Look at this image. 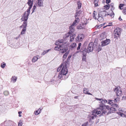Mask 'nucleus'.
<instances>
[{
	"label": "nucleus",
	"mask_w": 126,
	"mask_h": 126,
	"mask_svg": "<svg viewBox=\"0 0 126 126\" xmlns=\"http://www.w3.org/2000/svg\"><path fill=\"white\" fill-rule=\"evenodd\" d=\"M18 113L19 114H21L22 113V112L21 111H20L18 112Z\"/></svg>",
	"instance_id": "obj_58"
},
{
	"label": "nucleus",
	"mask_w": 126,
	"mask_h": 126,
	"mask_svg": "<svg viewBox=\"0 0 126 126\" xmlns=\"http://www.w3.org/2000/svg\"><path fill=\"white\" fill-rule=\"evenodd\" d=\"M81 45V44L80 43H79L78 44V46L77 48V50H78L80 49Z\"/></svg>",
	"instance_id": "obj_42"
},
{
	"label": "nucleus",
	"mask_w": 126,
	"mask_h": 126,
	"mask_svg": "<svg viewBox=\"0 0 126 126\" xmlns=\"http://www.w3.org/2000/svg\"><path fill=\"white\" fill-rule=\"evenodd\" d=\"M112 107L110 108V110L113 111H116V109L118 108V105L116 104H113Z\"/></svg>",
	"instance_id": "obj_12"
},
{
	"label": "nucleus",
	"mask_w": 126,
	"mask_h": 126,
	"mask_svg": "<svg viewBox=\"0 0 126 126\" xmlns=\"http://www.w3.org/2000/svg\"><path fill=\"white\" fill-rule=\"evenodd\" d=\"M82 56H86L87 51V49L86 48H84L82 49Z\"/></svg>",
	"instance_id": "obj_18"
},
{
	"label": "nucleus",
	"mask_w": 126,
	"mask_h": 126,
	"mask_svg": "<svg viewBox=\"0 0 126 126\" xmlns=\"http://www.w3.org/2000/svg\"><path fill=\"white\" fill-rule=\"evenodd\" d=\"M99 1V0H94V3L95 6L97 7L98 6V3Z\"/></svg>",
	"instance_id": "obj_24"
},
{
	"label": "nucleus",
	"mask_w": 126,
	"mask_h": 126,
	"mask_svg": "<svg viewBox=\"0 0 126 126\" xmlns=\"http://www.w3.org/2000/svg\"><path fill=\"white\" fill-rule=\"evenodd\" d=\"M84 22H82V24L80 25L79 26H78V28L79 29H81L84 28L85 27L86 24H87V19L85 18L84 19Z\"/></svg>",
	"instance_id": "obj_8"
},
{
	"label": "nucleus",
	"mask_w": 126,
	"mask_h": 126,
	"mask_svg": "<svg viewBox=\"0 0 126 126\" xmlns=\"http://www.w3.org/2000/svg\"><path fill=\"white\" fill-rule=\"evenodd\" d=\"M4 95L7 96L9 94V93L8 91H6L4 92Z\"/></svg>",
	"instance_id": "obj_39"
},
{
	"label": "nucleus",
	"mask_w": 126,
	"mask_h": 126,
	"mask_svg": "<svg viewBox=\"0 0 126 126\" xmlns=\"http://www.w3.org/2000/svg\"><path fill=\"white\" fill-rule=\"evenodd\" d=\"M110 39H107L103 41L102 42V46L104 47L108 45L110 43Z\"/></svg>",
	"instance_id": "obj_11"
},
{
	"label": "nucleus",
	"mask_w": 126,
	"mask_h": 126,
	"mask_svg": "<svg viewBox=\"0 0 126 126\" xmlns=\"http://www.w3.org/2000/svg\"><path fill=\"white\" fill-rule=\"evenodd\" d=\"M110 5V6L111 7V11H112L114 9V3H111V4Z\"/></svg>",
	"instance_id": "obj_29"
},
{
	"label": "nucleus",
	"mask_w": 126,
	"mask_h": 126,
	"mask_svg": "<svg viewBox=\"0 0 126 126\" xmlns=\"http://www.w3.org/2000/svg\"><path fill=\"white\" fill-rule=\"evenodd\" d=\"M68 54V52H66L65 53V54L63 55V61L64 60V59L66 58Z\"/></svg>",
	"instance_id": "obj_26"
},
{
	"label": "nucleus",
	"mask_w": 126,
	"mask_h": 126,
	"mask_svg": "<svg viewBox=\"0 0 126 126\" xmlns=\"http://www.w3.org/2000/svg\"><path fill=\"white\" fill-rule=\"evenodd\" d=\"M75 17V19L73 23L76 25L77 23L79 22L80 20L79 18L78 17H76V16Z\"/></svg>",
	"instance_id": "obj_16"
},
{
	"label": "nucleus",
	"mask_w": 126,
	"mask_h": 126,
	"mask_svg": "<svg viewBox=\"0 0 126 126\" xmlns=\"http://www.w3.org/2000/svg\"><path fill=\"white\" fill-rule=\"evenodd\" d=\"M20 35H21L20 34H19V36H18V37H16V39H17L18 38H19V36H20Z\"/></svg>",
	"instance_id": "obj_59"
},
{
	"label": "nucleus",
	"mask_w": 126,
	"mask_h": 126,
	"mask_svg": "<svg viewBox=\"0 0 126 126\" xmlns=\"http://www.w3.org/2000/svg\"><path fill=\"white\" fill-rule=\"evenodd\" d=\"M49 50L50 49H49L48 50L44 51L42 53V55H44L46 53H47L49 51Z\"/></svg>",
	"instance_id": "obj_33"
},
{
	"label": "nucleus",
	"mask_w": 126,
	"mask_h": 126,
	"mask_svg": "<svg viewBox=\"0 0 126 126\" xmlns=\"http://www.w3.org/2000/svg\"><path fill=\"white\" fill-rule=\"evenodd\" d=\"M97 45L96 46V49H94L96 51H97L98 52H99L102 49V48L101 47L100 45H99L98 46H97Z\"/></svg>",
	"instance_id": "obj_20"
},
{
	"label": "nucleus",
	"mask_w": 126,
	"mask_h": 126,
	"mask_svg": "<svg viewBox=\"0 0 126 126\" xmlns=\"http://www.w3.org/2000/svg\"><path fill=\"white\" fill-rule=\"evenodd\" d=\"M6 65V63L4 62L1 63L0 66L2 68H4Z\"/></svg>",
	"instance_id": "obj_31"
},
{
	"label": "nucleus",
	"mask_w": 126,
	"mask_h": 126,
	"mask_svg": "<svg viewBox=\"0 0 126 126\" xmlns=\"http://www.w3.org/2000/svg\"><path fill=\"white\" fill-rule=\"evenodd\" d=\"M95 13H96V12L95 11H94V12L93 14V18L95 19H96V18L95 16Z\"/></svg>",
	"instance_id": "obj_41"
},
{
	"label": "nucleus",
	"mask_w": 126,
	"mask_h": 126,
	"mask_svg": "<svg viewBox=\"0 0 126 126\" xmlns=\"http://www.w3.org/2000/svg\"><path fill=\"white\" fill-rule=\"evenodd\" d=\"M96 99L97 100H99V101H101V100H103L102 99L98 98H96Z\"/></svg>",
	"instance_id": "obj_54"
},
{
	"label": "nucleus",
	"mask_w": 126,
	"mask_h": 126,
	"mask_svg": "<svg viewBox=\"0 0 126 126\" xmlns=\"http://www.w3.org/2000/svg\"><path fill=\"white\" fill-rule=\"evenodd\" d=\"M86 56H82V60L83 61H85L86 60Z\"/></svg>",
	"instance_id": "obj_44"
},
{
	"label": "nucleus",
	"mask_w": 126,
	"mask_h": 126,
	"mask_svg": "<svg viewBox=\"0 0 126 126\" xmlns=\"http://www.w3.org/2000/svg\"><path fill=\"white\" fill-rule=\"evenodd\" d=\"M110 0H106V3L107 4H108L110 2Z\"/></svg>",
	"instance_id": "obj_50"
},
{
	"label": "nucleus",
	"mask_w": 126,
	"mask_h": 126,
	"mask_svg": "<svg viewBox=\"0 0 126 126\" xmlns=\"http://www.w3.org/2000/svg\"><path fill=\"white\" fill-rule=\"evenodd\" d=\"M110 108L108 106H107L103 104H101L99 105V107L97 109H95L94 110V112L96 114H98L100 113L103 114H105L107 113V110H110Z\"/></svg>",
	"instance_id": "obj_3"
},
{
	"label": "nucleus",
	"mask_w": 126,
	"mask_h": 126,
	"mask_svg": "<svg viewBox=\"0 0 126 126\" xmlns=\"http://www.w3.org/2000/svg\"><path fill=\"white\" fill-rule=\"evenodd\" d=\"M108 102L106 100H103L102 101L100 102V104L105 103H107Z\"/></svg>",
	"instance_id": "obj_35"
},
{
	"label": "nucleus",
	"mask_w": 126,
	"mask_h": 126,
	"mask_svg": "<svg viewBox=\"0 0 126 126\" xmlns=\"http://www.w3.org/2000/svg\"><path fill=\"white\" fill-rule=\"evenodd\" d=\"M108 103L111 105L112 106L113 104H113V100H108Z\"/></svg>",
	"instance_id": "obj_27"
},
{
	"label": "nucleus",
	"mask_w": 126,
	"mask_h": 126,
	"mask_svg": "<svg viewBox=\"0 0 126 126\" xmlns=\"http://www.w3.org/2000/svg\"><path fill=\"white\" fill-rule=\"evenodd\" d=\"M71 55H69L67 58V59L68 60H70V59L71 58Z\"/></svg>",
	"instance_id": "obj_52"
},
{
	"label": "nucleus",
	"mask_w": 126,
	"mask_h": 126,
	"mask_svg": "<svg viewBox=\"0 0 126 126\" xmlns=\"http://www.w3.org/2000/svg\"><path fill=\"white\" fill-rule=\"evenodd\" d=\"M108 13H107L106 11L104 10L103 11H101L100 12V13L98 14V16H100L102 17H103L104 16H107V14Z\"/></svg>",
	"instance_id": "obj_14"
},
{
	"label": "nucleus",
	"mask_w": 126,
	"mask_h": 126,
	"mask_svg": "<svg viewBox=\"0 0 126 126\" xmlns=\"http://www.w3.org/2000/svg\"><path fill=\"white\" fill-rule=\"evenodd\" d=\"M84 38V36L83 34H79L76 38V41L80 42L82 41Z\"/></svg>",
	"instance_id": "obj_9"
},
{
	"label": "nucleus",
	"mask_w": 126,
	"mask_h": 126,
	"mask_svg": "<svg viewBox=\"0 0 126 126\" xmlns=\"http://www.w3.org/2000/svg\"><path fill=\"white\" fill-rule=\"evenodd\" d=\"M98 21L100 22L103 21V17L100 16H98V18L97 19Z\"/></svg>",
	"instance_id": "obj_23"
},
{
	"label": "nucleus",
	"mask_w": 126,
	"mask_h": 126,
	"mask_svg": "<svg viewBox=\"0 0 126 126\" xmlns=\"http://www.w3.org/2000/svg\"><path fill=\"white\" fill-rule=\"evenodd\" d=\"M114 91L115 92L116 96H120L122 95V92L119 86L115 88L114 90Z\"/></svg>",
	"instance_id": "obj_7"
},
{
	"label": "nucleus",
	"mask_w": 126,
	"mask_h": 126,
	"mask_svg": "<svg viewBox=\"0 0 126 126\" xmlns=\"http://www.w3.org/2000/svg\"><path fill=\"white\" fill-rule=\"evenodd\" d=\"M76 25L72 23V25L69 27V29L70 30L68 32V34H71L75 30V28Z\"/></svg>",
	"instance_id": "obj_10"
},
{
	"label": "nucleus",
	"mask_w": 126,
	"mask_h": 126,
	"mask_svg": "<svg viewBox=\"0 0 126 126\" xmlns=\"http://www.w3.org/2000/svg\"><path fill=\"white\" fill-rule=\"evenodd\" d=\"M30 11L27 10V12H25L22 16L21 20L24 22L22 25L20 27V28L23 27V29L20 33V34L21 35L24 34L26 32V27L27 25V21L28 18V17L30 14Z\"/></svg>",
	"instance_id": "obj_1"
},
{
	"label": "nucleus",
	"mask_w": 126,
	"mask_h": 126,
	"mask_svg": "<svg viewBox=\"0 0 126 126\" xmlns=\"http://www.w3.org/2000/svg\"><path fill=\"white\" fill-rule=\"evenodd\" d=\"M68 70L66 66L64 65L62 69L60 72L58 76V78L61 79L67 73Z\"/></svg>",
	"instance_id": "obj_5"
},
{
	"label": "nucleus",
	"mask_w": 126,
	"mask_h": 126,
	"mask_svg": "<svg viewBox=\"0 0 126 126\" xmlns=\"http://www.w3.org/2000/svg\"><path fill=\"white\" fill-rule=\"evenodd\" d=\"M36 8V5H34L33 7V8L32 9L33 11H32V13H33V12H34L35 11Z\"/></svg>",
	"instance_id": "obj_48"
},
{
	"label": "nucleus",
	"mask_w": 126,
	"mask_h": 126,
	"mask_svg": "<svg viewBox=\"0 0 126 126\" xmlns=\"http://www.w3.org/2000/svg\"><path fill=\"white\" fill-rule=\"evenodd\" d=\"M75 34L72 35V36H71L70 37V42H71L73 41L74 38Z\"/></svg>",
	"instance_id": "obj_28"
},
{
	"label": "nucleus",
	"mask_w": 126,
	"mask_h": 126,
	"mask_svg": "<svg viewBox=\"0 0 126 126\" xmlns=\"http://www.w3.org/2000/svg\"><path fill=\"white\" fill-rule=\"evenodd\" d=\"M97 46V43H96L94 42L93 43L92 42H91L90 43L87 47V52L89 53L92 52L93 50L96 49Z\"/></svg>",
	"instance_id": "obj_4"
},
{
	"label": "nucleus",
	"mask_w": 126,
	"mask_h": 126,
	"mask_svg": "<svg viewBox=\"0 0 126 126\" xmlns=\"http://www.w3.org/2000/svg\"><path fill=\"white\" fill-rule=\"evenodd\" d=\"M121 29L119 28H117L115 30L114 32V38L118 37L120 35Z\"/></svg>",
	"instance_id": "obj_6"
},
{
	"label": "nucleus",
	"mask_w": 126,
	"mask_h": 126,
	"mask_svg": "<svg viewBox=\"0 0 126 126\" xmlns=\"http://www.w3.org/2000/svg\"><path fill=\"white\" fill-rule=\"evenodd\" d=\"M118 114L120 115L122 117H125V116H126L125 114H123L120 112H119L118 113Z\"/></svg>",
	"instance_id": "obj_45"
},
{
	"label": "nucleus",
	"mask_w": 126,
	"mask_h": 126,
	"mask_svg": "<svg viewBox=\"0 0 126 126\" xmlns=\"http://www.w3.org/2000/svg\"><path fill=\"white\" fill-rule=\"evenodd\" d=\"M107 15H110L111 17H113L114 16V13L113 12V11H112V13L110 14H107Z\"/></svg>",
	"instance_id": "obj_32"
},
{
	"label": "nucleus",
	"mask_w": 126,
	"mask_h": 126,
	"mask_svg": "<svg viewBox=\"0 0 126 126\" xmlns=\"http://www.w3.org/2000/svg\"><path fill=\"white\" fill-rule=\"evenodd\" d=\"M110 7V5L109 4H108L107 5H106L104 6V7L105 8V9L106 10H108L109 9Z\"/></svg>",
	"instance_id": "obj_30"
},
{
	"label": "nucleus",
	"mask_w": 126,
	"mask_h": 126,
	"mask_svg": "<svg viewBox=\"0 0 126 126\" xmlns=\"http://www.w3.org/2000/svg\"><path fill=\"white\" fill-rule=\"evenodd\" d=\"M38 4L39 7L43 6V1L42 0H38Z\"/></svg>",
	"instance_id": "obj_19"
},
{
	"label": "nucleus",
	"mask_w": 126,
	"mask_h": 126,
	"mask_svg": "<svg viewBox=\"0 0 126 126\" xmlns=\"http://www.w3.org/2000/svg\"><path fill=\"white\" fill-rule=\"evenodd\" d=\"M118 19L119 20H120V21L122 20V19L121 18V17L120 16V17H119Z\"/></svg>",
	"instance_id": "obj_56"
},
{
	"label": "nucleus",
	"mask_w": 126,
	"mask_h": 126,
	"mask_svg": "<svg viewBox=\"0 0 126 126\" xmlns=\"http://www.w3.org/2000/svg\"><path fill=\"white\" fill-rule=\"evenodd\" d=\"M94 113H95L94 112V111H93V112L92 115L89 116L90 122L91 121V120H93L94 118H96V117L97 116V115H94ZM95 114L96 113H95Z\"/></svg>",
	"instance_id": "obj_17"
},
{
	"label": "nucleus",
	"mask_w": 126,
	"mask_h": 126,
	"mask_svg": "<svg viewBox=\"0 0 126 126\" xmlns=\"http://www.w3.org/2000/svg\"><path fill=\"white\" fill-rule=\"evenodd\" d=\"M34 114L36 115H37L39 114L38 111V110H37L34 112Z\"/></svg>",
	"instance_id": "obj_49"
},
{
	"label": "nucleus",
	"mask_w": 126,
	"mask_h": 126,
	"mask_svg": "<svg viewBox=\"0 0 126 126\" xmlns=\"http://www.w3.org/2000/svg\"><path fill=\"white\" fill-rule=\"evenodd\" d=\"M55 44L58 45L55 47V50H60L61 52L64 53L67 51L68 48L66 47V43L63 42V40L56 41Z\"/></svg>",
	"instance_id": "obj_2"
},
{
	"label": "nucleus",
	"mask_w": 126,
	"mask_h": 126,
	"mask_svg": "<svg viewBox=\"0 0 126 126\" xmlns=\"http://www.w3.org/2000/svg\"><path fill=\"white\" fill-rule=\"evenodd\" d=\"M42 109H40V108L38 110V112H39V114L41 112V110Z\"/></svg>",
	"instance_id": "obj_53"
},
{
	"label": "nucleus",
	"mask_w": 126,
	"mask_h": 126,
	"mask_svg": "<svg viewBox=\"0 0 126 126\" xmlns=\"http://www.w3.org/2000/svg\"><path fill=\"white\" fill-rule=\"evenodd\" d=\"M87 94H89V95H92V94H91V93H88V92L87 93Z\"/></svg>",
	"instance_id": "obj_57"
},
{
	"label": "nucleus",
	"mask_w": 126,
	"mask_h": 126,
	"mask_svg": "<svg viewBox=\"0 0 126 126\" xmlns=\"http://www.w3.org/2000/svg\"><path fill=\"white\" fill-rule=\"evenodd\" d=\"M19 117H21V115L19 114Z\"/></svg>",
	"instance_id": "obj_62"
},
{
	"label": "nucleus",
	"mask_w": 126,
	"mask_h": 126,
	"mask_svg": "<svg viewBox=\"0 0 126 126\" xmlns=\"http://www.w3.org/2000/svg\"><path fill=\"white\" fill-rule=\"evenodd\" d=\"M125 113H126V112H125Z\"/></svg>",
	"instance_id": "obj_64"
},
{
	"label": "nucleus",
	"mask_w": 126,
	"mask_h": 126,
	"mask_svg": "<svg viewBox=\"0 0 126 126\" xmlns=\"http://www.w3.org/2000/svg\"><path fill=\"white\" fill-rule=\"evenodd\" d=\"M17 79V77L15 76L12 77L11 78V80L12 81L13 83H14L15 82L16 80Z\"/></svg>",
	"instance_id": "obj_21"
},
{
	"label": "nucleus",
	"mask_w": 126,
	"mask_h": 126,
	"mask_svg": "<svg viewBox=\"0 0 126 126\" xmlns=\"http://www.w3.org/2000/svg\"><path fill=\"white\" fill-rule=\"evenodd\" d=\"M124 6V4H120L119 5V9H120L121 10H122V9L121 7H123Z\"/></svg>",
	"instance_id": "obj_46"
},
{
	"label": "nucleus",
	"mask_w": 126,
	"mask_h": 126,
	"mask_svg": "<svg viewBox=\"0 0 126 126\" xmlns=\"http://www.w3.org/2000/svg\"><path fill=\"white\" fill-rule=\"evenodd\" d=\"M104 2H105V1H104V0H103V1H102V3H104Z\"/></svg>",
	"instance_id": "obj_63"
},
{
	"label": "nucleus",
	"mask_w": 126,
	"mask_h": 126,
	"mask_svg": "<svg viewBox=\"0 0 126 126\" xmlns=\"http://www.w3.org/2000/svg\"><path fill=\"white\" fill-rule=\"evenodd\" d=\"M78 96H75L74 97V98L75 99L77 98Z\"/></svg>",
	"instance_id": "obj_61"
},
{
	"label": "nucleus",
	"mask_w": 126,
	"mask_h": 126,
	"mask_svg": "<svg viewBox=\"0 0 126 126\" xmlns=\"http://www.w3.org/2000/svg\"><path fill=\"white\" fill-rule=\"evenodd\" d=\"M81 12L82 11H79L77 12H76V13L75 16H76V17H78V16H79L80 14L81 13Z\"/></svg>",
	"instance_id": "obj_25"
},
{
	"label": "nucleus",
	"mask_w": 126,
	"mask_h": 126,
	"mask_svg": "<svg viewBox=\"0 0 126 126\" xmlns=\"http://www.w3.org/2000/svg\"><path fill=\"white\" fill-rule=\"evenodd\" d=\"M110 26V25H107V26H104V27H103V28H105V27H106L107 26Z\"/></svg>",
	"instance_id": "obj_60"
},
{
	"label": "nucleus",
	"mask_w": 126,
	"mask_h": 126,
	"mask_svg": "<svg viewBox=\"0 0 126 126\" xmlns=\"http://www.w3.org/2000/svg\"><path fill=\"white\" fill-rule=\"evenodd\" d=\"M76 47V43H74L70 46V47L72 49L75 48Z\"/></svg>",
	"instance_id": "obj_22"
},
{
	"label": "nucleus",
	"mask_w": 126,
	"mask_h": 126,
	"mask_svg": "<svg viewBox=\"0 0 126 126\" xmlns=\"http://www.w3.org/2000/svg\"><path fill=\"white\" fill-rule=\"evenodd\" d=\"M119 98L118 97H117L116 98H115L114 99V100L113 101L114 103H116L117 102L119 101Z\"/></svg>",
	"instance_id": "obj_34"
},
{
	"label": "nucleus",
	"mask_w": 126,
	"mask_h": 126,
	"mask_svg": "<svg viewBox=\"0 0 126 126\" xmlns=\"http://www.w3.org/2000/svg\"><path fill=\"white\" fill-rule=\"evenodd\" d=\"M69 60H68V59L67 60L66 63H65V66H67V64H68V63L69 62Z\"/></svg>",
	"instance_id": "obj_51"
},
{
	"label": "nucleus",
	"mask_w": 126,
	"mask_h": 126,
	"mask_svg": "<svg viewBox=\"0 0 126 126\" xmlns=\"http://www.w3.org/2000/svg\"><path fill=\"white\" fill-rule=\"evenodd\" d=\"M88 122L87 121L82 124L81 126H88Z\"/></svg>",
	"instance_id": "obj_38"
},
{
	"label": "nucleus",
	"mask_w": 126,
	"mask_h": 126,
	"mask_svg": "<svg viewBox=\"0 0 126 126\" xmlns=\"http://www.w3.org/2000/svg\"><path fill=\"white\" fill-rule=\"evenodd\" d=\"M70 34H68V33L66 34V37H69V36H70L69 35Z\"/></svg>",
	"instance_id": "obj_55"
},
{
	"label": "nucleus",
	"mask_w": 126,
	"mask_h": 126,
	"mask_svg": "<svg viewBox=\"0 0 126 126\" xmlns=\"http://www.w3.org/2000/svg\"><path fill=\"white\" fill-rule=\"evenodd\" d=\"M33 0H28V1L27 3V4H28L29 7L27 10H28V11H30V10L32 8L33 5Z\"/></svg>",
	"instance_id": "obj_13"
},
{
	"label": "nucleus",
	"mask_w": 126,
	"mask_h": 126,
	"mask_svg": "<svg viewBox=\"0 0 126 126\" xmlns=\"http://www.w3.org/2000/svg\"><path fill=\"white\" fill-rule=\"evenodd\" d=\"M39 56L38 55H37L36 56L34 57L32 59V62L34 63L36 62L39 58Z\"/></svg>",
	"instance_id": "obj_15"
},
{
	"label": "nucleus",
	"mask_w": 126,
	"mask_h": 126,
	"mask_svg": "<svg viewBox=\"0 0 126 126\" xmlns=\"http://www.w3.org/2000/svg\"><path fill=\"white\" fill-rule=\"evenodd\" d=\"M88 92V90L87 89L84 88V89L83 92L85 94H87Z\"/></svg>",
	"instance_id": "obj_36"
},
{
	"label": "nucleus",
	"mask_w": 126,
	"mask_h": 126,
	"mask_svg": "<svg viewBox=\"0 0 126 126\" xmlns=\"http://www.w3.org/2000/svg\"><path fill=\"white\" fill-rule=\"evenodd\" d=\"M122 13L124 15H126V8L123 9Z\"/></svg>",
	"instance_id": "obj_40"
},
{
	"label": "nucleus",
	"mask_w": 126,
	"mask_h": 126,
	"mask_svg": "<svg viewBox=\"0 0 126 126\" xmlns=\"http://www.w3.org/2000/svg\"><path fill=\"white\" fill-rule=\"evenodd\" d=\"M63 66V64H62V65H60L57 69V71L59 72L60 71L61 69Z\"/></svg>",
	"instance_id": "obj_37"
},
{
	"label": "nucleus",
	"mask_w": 126,
	"mask_h": 126,
	"mask_svg": "<svg viewBox=\"0 0 126 126\" xmlns=\"http://www.w3.org/2000/svg\"><path fill=\"white\" fill-rule=\"evenodd\" d=\"M78 6L79 9H80L81 7V4L79 2H78Z\"/></svg>",
	"instance_id": "obj_47"
},
{
	"label": "nucleus",
	"mask_w": 126,
	"mask_h": 126,
	"mask_svg": "<svg viewBox=\"0 0 126 126\" xmlns=\"http://www.w3.org/2000/svg\"><path fill=\"white\" fill-rule=\"evenodd\" d=\"M22 121L20 120L18 123V126H22Z\"/></svg>",
	"instance_id": "obj_43"
}]
</instances>
